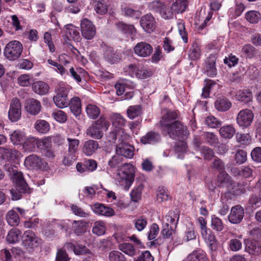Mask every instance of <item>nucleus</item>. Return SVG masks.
I'll return each instance as SVG.
<instances>
[{"instance_id": "48", "label": "nucleus", "mask_w": 261, "mask_h": 261, "mask_svg": "<svg viewBox=\"0 0 261 261\" xmlns=\"http://www.w3.org/2000/svg\"><path fill=\"white\" fill-rule=\"evenodd\" d=\"M86 111L88 116L92 119L97 118L100 113L99 108L93 104L88 105L86 108Z\"/></svg>"}, {"instance_id": "60", "label": "nucleus", "mask_w": 261, "mask_h": 261, "mask_svg": "<svg viewBox=\"0 0 261 261\" xmlns=\"http://www.w3.org/2000/svg\"><path fill=\"white\" fill-rule=\"evenodd\" d=\"M143 188V185L140 184L132 191L130 195L133 201L137 202L140 199Z\"/></svg>"}, {"instance_id": "19", "label": "nucleus", "mask_w": 261, "mask_h": 261, "mask_svg": "<svg viewBox=\"0 0 261 261\" xmlns=\"http://www.w3.org/2000/svg\"><path fill=\"white\" fill-rule=\"evenodd\" d=\"M155 20L150 14H146L143 16L140 20V25L143 29L147 33H151L155 29Z\"/></svg>"}, {"instance_id": "28", "label": "nucleus", "mask_w": 261, "mask_h": 261, "mask_svg": "<svg viewBox=\"0 0 261 261\" xmlns=\"http://www.w3.org/2000/svg\"><path fill=\"white\" fill-rule=\"evenodd\" d=\"M179 216L175 211L169 212L163 218L162 224L174 225L175 227L177 224Z\"/></svg>"}, {"instance_id": "54", "label": "nucleus", "mask_w": 261, "mask_h": 261, "mask_svg": "<svg viewBox=\"0 0 261 261\" xmlns=\"http://www.w3.org/2000/svg\"><path fill=\"white\" fill-rule=\"evenodd\" d=\"M169 199V195L166 188L159 187L157 190L156 200L158 202H163Z\"/></svg>"}, {"instance_id": "39", "label": "nucleus", "mask_w": 261, "mask_h": 261, "mask_svg": "<svg viewBox=\"0 0 261 261\" xmlns=\"http://www.w3.org/2000/svg\"><path fill=\"white\" fill-rule=\"evenodd\" d=\"M188 261H208L204 252L202 250L193 251L187 257Z\"/></svg>"}, {"instance_id": "32", "label": "nucleus", "mask_w": 261, "mask_h": 261, "mask_svg": "<svg viewBox=\"0 0 261 261\" xmlns=\"http://www.w3.org/2000/svg\"><path fill=\"white\" fill-rule=\"evenodd\" d=\"M117 29L127 36L135 35L136 30L134 26L127 24L122 22H119L116 24Z\"/></svg>"}, {"instance_id": "29", "label": "nucleus", "mask_w": 261, "mask_h": 261, "mask_svg": "<svg viewBox=\"0 0 261 261\" xmlns=\"http://www.w3.org/2000/svg\"><path fill=\"white\" fill-rule=\"evenodd\" d=\"M218 182L219 186H226L234 189V187L231 188L233 183L231 180L229 175L225 171H222L218 175Z\"/></svg>"}, {"instance_id": "33", "label": "nucleus", "mask_w": 261, "mask_h": 261, "mask_svg": "<svg viewBox=\"0 0 261 261\" xmlns=\"http://www.w3.org/2000/svg\"><path fill=\"white\" fill-rule=\"evenodd\" d=\"M188 0H175V2L172 4L170 7L172 16L173 13H182L188 6Z\"/></svg>"}, {"instance_id": "7", "label": "nucleus", "mask_w": 261, "mask_h": 261, "mask_svg": "<svg viewBox=\"0 0 261 261\" xmlns=\"http://www.w3.org/2000/svg\"><path fill=\"white\" fill-rule=\"evenodd\" d=\"M129 136L127 135L125 139L122 137H118L116 141L113 142L116 143V154L121 156H124L126 158L132 159L134 154L135 148L127 143V140Z\"/></svg>"}, {"instance_id": "51", "label": "nucleus", "mask_w": 261, "mask_h": 261, "mask_svg": "<svg viewBox=\"0 0 261 261\" xmlns=\"http://www.w3.org/2000/svg\"><path fill=\"white\" fill-rule=\"evenodd\" d=\"M141 113V107L138 105L129 106L127 110V116L130 119L140 116Z\"/></svg>"}, {"instance_id": "35", "label": "nucleus", "mask_w": 261, "mask_h": 261, "mask_svg": "<svg viewBox=\"0 0 261 261\" xmlns=\"http://www.w3.org/2000/svg\"><path fill=\"white\" fill-rule=\"evenodd\" d=\"M65 33L67 36L75 41H78L80 38V33L77 28L71 24L65 25Z\"/></svg>"}, {"instance_id": "24", "label": "nucleus", "mask_w": 261, "mask_h": 261, "mask_svg": "<svg viewBox=\"0 0 261 261\" xmlns=\"http://www.w3.org/2000/svg\"><path fill=\"white\" fill-rule=\"evenodd\" d=\"M32 90L36 94L43 95L47 94L49 89V85L43 81H37L32 84Z\"/></svg>"}, {"instance_id": "1", "label": "nucleus", "mask_w": 261, "mask_h": 261, "mask_svg": "<svg viewBox=\"0 0 261 261\" xmlns=\"http://www.w3.org/2000/svg\"><path fill=\"white\" fill-rule=\"evenodd\" d=\"M177 113L175 111H168L162 116L160 121L162 131L164 134L179 142L175 146V151L185 152L187 148V144L184 141L189 135L186 126L180 121L176 120Z\"/></svg>"}, {"instance_id": "22", "label": "nucleus", "mask_w": 261, "mask_h": 261, "mask_svg": "<svg viewBox=\"0 0 261 261\" xmlns=\"http://www.w3.org/2000/svg\"><path fill=\"white\" fill-rule=\"evenodd\" d=\"M164 5L158 1H154L149 4V7L150 9H152L156 11H160L162 17L165 19H170L172 18V12L171 10H168L166 12L164 8Z\"/></svg>"}, {"instance_id": "31", "label": "nucleus", "mask_w": 261, "mask_h": 261, "mask_svg": "<svg viewBox=\"0 0 261 261\" xmlns=\"http://www.w3.org/2000/svg\"><path fill=\"white\" fill-rule=\"evenodd\" d=\"M21 238V231L17 228H14L8 232L6 240L9 243L15 244L18 242Z\"/></svg>"}, {"instance_id": "61", "label": "nucleus", "mask_w": 261, "mask_h": 261, "mask_svg": "<svg viewBox=\"0 0 261 261\" xmlns=\"http://www.w3.org/2000/svg\"><path fill=\"white\" fill-rule=\"evenodd\" d=\"M52 116L56 121L60 123H64L67 120L66 114L62 110H57L53 112Z\"/></svg>"}, {"instance_id": "64", "label": "nucleus", "mask_w": 261, "mask_h": 261, "mask_svg": "<svg viewBox=\"0 0 261 261\" xmlns=\"http://www.w3.org/2000/svg\"><path fill=\"white\" fill-rule=\"evenodd\" d=\"M236 138L238 143L243 145L249 144L251 141V137L248 134L237 133Z\"/></svg>"}, {"instance_id": "36", "label": "nucleus", "mask_w": 261, "mask_h": 261, "mask_svg": "<svg viewBox=\"0 0 261 261\" xmlns=\"http://www.w3.org/2000/svg\"><path fill=\"white\" fill-rule=\"evenodd\" d=\"M235 175H239L244 178H249L252 176L253 170L249 166H244L241 168H235L232 169Z\"/></svg>"}, {"instance_id": "63", "label": "nucleus", "mask_w": 261, "mask_h": 261, "mask_svg": "<svg viewBox=\"0 0 261 261\" xmlns=\"http://www.w3.org/2000/svg\"><path fill=\"white\" fill-rule=\"evenodd\" d=\"M128 81L125 80H119L115 84L116 93L118 95H121L123 94L127 87Z\"/></svg>"}, {"instance_id": "59", "label": "nucleus", "mask_w": 261, "mask_h": 261, "mask_svg": "<svg viewBox=\"0 0 261 261\" xmlns=\"http://www.w3.org/2000/svg\"><path fill=\"white\" fill-rule=\"evenodd\" d=\"M245 15L247 21L251 23H256L261 18L260 14L256 11H250Z\"/></svg>"}, {"instance_id": "20", "label": "nucleus", "mask_w": 261, "mask_h": 261, "mask_svg": "<svg viewBox=\"0 0 261 261\" xmlns=\"http://www.w3.org/2000/svg\"><path fill=\"white\" fill-rule=\"evenodd\" d=\"M128 72L132 76L135 75L140 79H145L151 75V71L144 68L139 69L134 64H130L128 66Z\"/></svg>"}, {"instance_id": "11", "label": "nucleus", "mask_w": 261, "mask_h": 261, "mask_svg": "<svg viewBox=\"0 0 261 261\" xmlns=\"http://www.w3.org/2000/svg\"><path fill=\"white\" fill-rule=\"evenodd\" d=\"M21 108V105L20 100L18 98L12 99L8 112V117L11 121L16 122L20 118Z\"/></svg>"}, {"instance_id": "27", "label": "nucleus", "mask_w": 261, "mask_h": 261, "mask_svg": "<svg viewBox=\"0 0 261 261\" xmlns=\"http://www.w3.org/2000/svg\"><path fill=\"white\" fill-rule=\"evenodd\" d=\"M236 130L232 124L224 125L219 129L220 135L223 138L226 139H231L236 134Z\"/></svg>"}, {"instance_id": "5", "label": "nucleus", "mask_w": 261, "mask_h": 261, "mask_svg": "<svg viewBox=\"0 0 261 261\" xmlns=\"http://www.w3.org/2000/svg\"><path fill=\"white\" fill-rule=\"evenodd\" d=\"M110 125V122L108 120L104 117H100L88 128L86 134L94 139H100L103 136V132L107 130Z\"/></svg>"}, {"instance_id": "58", "label": "nucleus", "mask_w": 261, "mask_h": 261, "mask_svg": "<svg viewBox=\"0 0 261 261\" xmlns=\"http://www.w3.org/2000/svg\"><path fill=\"white\" fill-rule=\"evenodd\" d=\"M67 141L68 142L67 151L76 154L78 151V148L80 144L79 140L67 138Z\"/></svg>"}, {"instance_id": "46", "label": "nucleus", "mask_w": 261, "mask_h": 261, "mask_svg": "<svg viewBox=\"0 0 261 261\" xmlns=\"http://www.w3.org/2000/svg\"><path fill=\"white\" fill-rule=\"evenodd\" d=\"M119 249L125 254L133 257L136 254V250L130 243H124L119 245Z\"/></svg>"}, {"instance_id": "15", "label": "nucleus", "mask_w": 261, "mask_h": 261, "mask_svg": "<svg viewBox=\"0 0 261 261\" xmlns=\"http://www.w3.org/2000/svg\"><path fill=\"white\" fill-rule=\"evenodd\" d=\"M244 216V210L243 207L239 205L233 206L228 216L229 221L232 224L240 223Z\"/></svg>"}, {"instance_id": "16", "label": "nucleus", "mask_w": 261, "mask_h": 261, "mask_svg": "<svg viewBox=\"0 0 261 261\" xmlns=\"http://www.w3.org/2000/svg\"><path fill=\"white\" fill-rule=\"evenodd\" d=\"M26 168L30 170H38L41 169L43 165L42 159L35 154L27 156L24 162Z\"/></svg>"}, {"instance_id": "56", "label": "nucleus", "mask_w": 261, "mask_h": 261, "mask_svg": "<svg viewBox=\"0 0 261 261\" xmlns=\"http://www.w3.org/2000/svg\"><path fill=\"white\" fill-rule=\"evenodd\" d=\"M261 206V197L259 194L252 195L249 200L248 207L254 210Z\"/></svg>"}, {"instance_id": "57", "label": "nucleus", "mask_w": 261, "mask_h": 261, "mask_svg": "<svg viewBox=\"0 0 261 261\" xmlns=\"http://www.w3.org/2000/svg\"><path fill=\"white\" fill-rule=\"evenodd\" d=\"M206 142L212 146H216L219 143L217 136L213 133L206 132L203 134Z\"/></svg>"}, {"instance_id": "4", "label": "nucleus", "mask_w": 261, "mask_h": 261, "mask_svg": "<svg viewBox=\"0 0 261 261\" xmlns=\"http://www.w3.org/2000/svg\"><path fill=\"white\" fill-rule=\"evenodd\" d=\"M112 122L113 130L107 136L109 142H114L117 140L118 137H122L125 139L127 137V135L124 132L123 127L125 124V119L120 114H113L111 117Z\"/></svg>"}, {"instance_id": "55", "label": "nucleus", "mask_w": 261, "mask_h": 261, "mask_svg": "<svg viewBox=\"0 0 261 261\" xmlns=\"http://www.w3.org/2000/svg\"><path fill=\"white\" fill-rule=\"evenodd\" d=\"M69 72L71 76L79 83L81 82L82 77L86 74V72L81 68L75 70L73 67H71L69 69Z\"/></svg>"}, {"instance_id": "47", "label": "nucleus", "mask_w": 261, "mask_h": 261, "mask_svg": "<svg viewBox=\"0 0 261 261\" xmlns=\"http://www.w3.org/2000/svg\"><path fill=\"white\" fill-rule=\"evenodd\" d=\"M20 86L22 87H29L34 83V77L32 75L23 74L20 75L17 79Z\"/></svg>"}, {"instance_id": "62", "label": "nucleus", "mask_w": 261, "mask_h": 261, "mask_svg": "<svg viewBox=\"0 0 261 261\" xmlns=\"http://www.w3.org/2000/svg\"><path fill=\"white\" fill-rule=\"evenodd\" d=\"M205 123L210 127L214 128L221 126L222 124L220 120L212 115H210L205 118Z\"/></svg>"}, {"instance_id": "13", "label": "nucleus", "mask_w": 261, "mask_h": 261, "mask_svg": "<svg viewBox=\"0 0 261 261\" xmlns=\"http://www.w3.org/2000/svg\"><path fill=\"white\" fill-rule=\"evenodd\" d=\"M81 32L83 36L88 39H92L96 34V29L93 23L87 18L83 19L81 22Z\"/></svg>"}, {"instance_id": "53", "label": "nucleus", "mask_w": 261, "mask_h": 261, "mask_svg": "<svg viewBox=\"0 0 261 261\" xmlns=\"http://www.w3.org/2000/svg\"><path fill=\"white\" fill-rule=\"evenodd\" d=\"M94 9L96 13L103 15L107 13L108 6L103 0H95L93 2Z\"/></svg>"}, {"instance_id": "17", "label": "nucleus", "mask_w": 261, "mask_h": 261, "mask_svg": "<svg viewBox=\"0 0 261 261\" xmlns=\"http://www.w3.org/2000/svg\"><path fill=\"white\" fill-rule=\"evenodd\" d=\"M26 111L32 115H38L41 110V102L34 98H29L26 100L25 104Z\"/></svg>"}, {"instance_id": "18", "label": "nucleus", "mask_w": 261, "mask_h": 261, "mask_svg": "<svg viewBox=\"0 0 261 261\" xmlns=\"http://www.w3.org/2000/svg\"><path fill=\"white\" fill-rule=\"evenodd\" d=\"M246 251L250 254L258 256L261 253V244L255 240L247 239L245 241Z\"/></svg>"}, {"instance_id": "45", "label": "nucleus", "mask_w": 261, "mask_h": 261, "mask_svg": "<svg viewBox=\"0 0 261 261\" xmlns=\"http://www.w3.org/2000/svg\"><path fill=\"white\" fill-rule=\"evenodd\" d=\"M34 127L38 132L45 134L49 131L50 125L46 121L39 119L36 121Z\"/></svg>"}, {"instance_id": "26", "label": "nucleus", "mask_w": 261, "mask_h": 261, "mask_svg": "<svg viewBox=\"0 0 261 261\" xmlns=\"http://www.w3.org/2000/svg\"><path fill=\"white\" fill-rule=\"evenodd\" d=\"M215 63L216 58L214 56L210 57L206 60L204 69L208 76H214L217 74Z\"/></svg>"}, {"instance_id": "30", "label": "nucleus", "mask_w": 261, "mask_h": 261, "mask_svg": "<svg viewBox=\"0 0 261 261\" xmlns=\"http://www.w3.org/2000/svg\"><path fill=\"white\" fill-rule=\"evenodd\" d=\"M6 219L8 224L11 226H17L20 222L19 217L14 208L9 211L7 213Z\"/></svg>"}, {"instance_id": "6", "label": "nucleus", "mask_w": 261, "mask_h": 261, "mask_svg": "<svg viewBox=\"0 0 261 261\" xmlns=\"http://www.w3.org/2000/svg\"><path fill=\"white\" fill-rule=\"evenodd\" d=\"M70 86L63 84H59L55 89L56 95L53 97L54 103L58 108L63 109L69 106L68 94Z\"/></svg>"}, {"instance_id": "10", "label": "nucleus", "mask_w": 261, "mask_h": 261, "mask_svg": "<svg viewBox=\"0 0 261 261\" xmlns=\"http://www.w3.org/2000/svg\"><path fill=\"white\" fill-rule=\"evenodd\" d=\"M22 156L21 153L16 149L0 147V161H5L15 163L19 161Z\"/></svg>"}, {"instance_id": "42", "label": "nucleus", "mask_w": 261, "mask_h": 261, "mask_svg": "<svg viewBox=\"0 0 261 261\" xmlns=\"http://www.w3.org/2000/svg\"><path fill=\"white\" fill-rule=\"evenodd\" d=\"M215 108L219 111H226L229 110L231 103L225 98H219L215 103Z\"/></svg>"}, {"instance_id": "23", "label": "nucleus", "mask_w": 261, "mask_h": 261, "mask_svg": "<svg viewBox=\"0 0 261 261\" xmlns=\"http://www.w3.org/2000/svg\"><path fill=\"white\" fill-rule=\"evenodd\" d=\"M205 242L211 250L215 249L217 246V240L213 232L210 229H207L201 232Z\"/></svg>"}, {"instance_id": "49", "label": "nucleus", "mask_w": 261, "mask_h": 261, "mask_svg": "<svg viewBox=\"0 0 261 261\" xmlns=\"http://www.w3.org/2000/svg\"><path fill=\"white\" fill-rule=\"evenodd\" d=\"M106 231V226L104 222L97 221L94 223L92 232L98 236L103 235Z\"/></svg>"}, {"instance_id": "25", "label": "nucleus", "mask_w": 261, "mask_h": 261, "mask_svg": "<svg viewBox=\"0 0 261 261\" xmlns=\"http://www.w3.org/2000/svg\"><path fill=\"white\" fill-rule=\"evenodd\" d=\"M11 141L14 145H20L25 140V134L23 131L15 130L9 134Z\"/></svg>"}, {"instance_id": "52", "label": "nucleus", "mask_w": 261, "mask_h": 261, "mask_svg": "<svg viewBox=\"0 0 261 261\" xmlns=\"http://www.w3.org/2000/svg\"><path fill=\"white\" fill-rule=\"evenodd\" d=\"M51 137H46L40 140L37 139V148L44 151L51 147Z\"/></svg>"}, {"instance_id": "34", "label": "nucleus", "mask_w": 261, "mask_h": 261, "mask_svg": "<svg viewBox=\"0 0 261 261\" xmlns=\"http://www.w3.org/2000/svg\"><path fill=\"white\" fill-rule=\"evenodd\" d=\"M236 99L244 103H247L251 101L252 94L248 89H242L238 91L236 94Z\"/></svg>"}, {"instance_id": "44", "label": "nucleus", "mask_w": 261, "mask_h": 261, "mask_svg": "<svg viewBox=\"0 0 261 261\" xmlns=\"http://www.w3.org/2000/svg\"><path fill=\"white\" fill-rule=\"evenodd\" d=\"M64 248L67 249H71L73 251L74 253L77 255L85 254L89 253V250L83 245H74L71 243H67L64 245Z\"/></svg>"}, {"instance_id": "21", "label": "nucleus", "mask_w": 261, "mask_h": 261, "mask_svg": "<svg viewBox=\"0 0 261 261\" xmlns=\"http://www.w3.org/2000/svg\"><path fill=\"white\" fill-rule=\"evenodd\" d=\"M99 147L98 143L93 140L85 141L82 147V151L86 156L93 154Z\"/></svg>"}, {"instance_id": "38", "label": "nucleus", "mask_w": 261, "mask_h": 261, "mask_svg": "<svg viewBox=\"0 0 261 261\" xmlns=\"http://www.w3.org/2000/svg\"><path fill=\"white\" fill-rule=\"evenodd\" d=\"M87 223L83 220L74 221L72 224L74 232L77 236L83 234L87 230Z\"/></svg>"}, {"instance_id": "12", "label": "nucleus", "mask_w": 261, "mask_h": 261, "mask_svg": "<svg viewBox=\"0 0 261 261\" xmlns=\"http://www.w3.org/2000/svg\"><path fill=\"white\" fill-rule=\"evenodd\" d=\"M23 245L27 249H32L37 247L41 243V240L31 230L25 231L22 237Z\"/></svg>"}, {"instance_id": "8", "label": "nucleus", "mask_w": 261, "mask_h": 261, "mask_svg": "<svg viewBox=\"0 0 261 261\" xmlns=\"http://www.w3.org/2000/svg\"><path fill=\"white\" fill-rule=\"evenodd\" d=\"M23 46L18 41L13 40L8 43L4 50L5 57L10 61L18 59L22 52Z\"/></svg>"}, {"instance_id": "37", "label": "nucleus", "mask_w": 261, "mask_h": 261, "mask_svg": "<svg viewBox=\"0 0 261 261\" xmlns=\"http://www.w3.org/2000/svg\"><path fill=\"white\" fill-rule=\"evenodd\" d=\"M160 139V135L158 133L150 132L143 136L140 141L144 144H152L157 142Z\"/></svg>"}, {"instance_id": "9", "label": "nucleus", "mask_w": 261, "mask_h": 261, "mask_svg": "<svg viewBox=\"0 0 261 261\" xmlns=\"http://www.w3.org/2000/svg\"><path fill=\"white\" fill-rule=\"evenodd\" d=\"M254 119V114L251 110L244 109L241 110L237 115L236 122L242 129L248 128Z\"/></svg>"}, {"instance_id": "3", "label": "nucleus", "mask_w": 261, "mask_h": 261, "mask_svg": "<svg viewBox=\"0 0 261 261\" xmlns=\"http://www.w3.org/2000/svg\"><path fill=\"white\" fill-rule=\"evenodd\" d=\"M135 167L131 164H124L118 169L114 178L117 185L128 191L134 181Z\"/></svg>"}, {"instance_id": "14", "label": "nucleus", "mask_w": 261, "mask_h": 261, "mask_svg": "<svg viewBox=\"0 0 261 261\" xmlns=\"http://www.w3.org/2000/svg\"><path fill=\"white\" fill-rule=\"evenodd\" d=\"M134 51L138 56L145 58L152 54L153 48L150 44L142 41L136 44L134 47Z\"/></svg>"}, {"instance_id": "50", "label": "nucleus", "mask_w": 261, "mask_h": 261, "mask_svg": "<svg viewBox=\"0 0 261 261\" xmlns=\"http://www.w3.org/2000/svg\"><path fill=\"white\" fill-rule=\"evenodd\" d=\"M135 228L138 231H142L147 224V218L144 216H140L133 220Z\"/></svg>"}, {"instance_id": "2", "label": "nucleus", "mask_w": 261, "mask_h": 261, "mask_svg": "<svg viewBox=\"0 0 261 261\" xmlns=\"http://www.w3.org/2000/svg\"><path fill=\"white\" fill-rule=\"evenodd\" d=\"M15 168V166L9 164L4 166V169L9 173L11 178L15 184V188L10 190L12 200H18L21 199L22 193H30L32 192L31 189L28 187L25 181L22 174L18 172Z\"/></svg>"}, {"instance_id": "43", "label": "nucleus", "mask_w": 261, "mask_h": 261, "mask_svg": "<svg viewBox=\"0 0 261 261\" xmlns=\"http://www.w3.org/2000/svg\"><path fill=\"white\" fill-rule=\"evenodd\" d=\"M22 144L25 151H32L37 146V139L32 137L25 138Z\"/></svg>"}, {"instance_id": "40", "label": "nucleus", "mask_w": 261, "mask_h": 261, "mask_svg": "<svg viewBox=\"0 0 261 261\" xmlns=\"http://www.w3.org/2000/svg\"><path fill=\"white\" fill-rule=\"evenodd\" d=\"M69 106L71 111L75 116H79L81 112V102L80 99L77 97L72 98L70 101H69Z\"/></svg>"}, {"instance_id": "41", "label": "nucleus", "mask_w": 261, "mask_h": 261, "mask_svg": "<svg viewBox=\"0 0 261 261\" xmlns=\"http://www.w3.org/2000/svg\"><path fill=\"white\" fill-rule=\"evenodd\" d=\"M103 56L108 62L112 64L118 62L120 59L119 55L115 53L113 48L110 47H106Z\"/></svg>"}]
</instances>
